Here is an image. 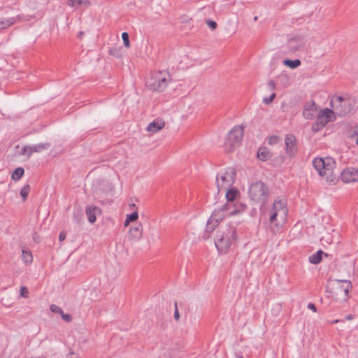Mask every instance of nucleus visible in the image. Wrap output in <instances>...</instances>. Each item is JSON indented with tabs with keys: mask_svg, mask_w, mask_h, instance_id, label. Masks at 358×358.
Returning a JSON list of instances; mask_svg holds the SVG:
<instances>
[{
	"mask_svg": "<svg viewBox=\"0 0 358 358\" xmlns=\"http://www.w3.org/2000/svg\"><path fill=\"white\" fill-rule=\"evenodd\" d=\"M30 191V186L29 185H24L20 190V195L23 199V201L27 199V197Z\"/></svg>",
	"mask_w": 358,
	"mask_h": 358,
	"instance_id": "obj_31",
	"label": "nucleus"
},
{
	"mask_svg": "<svg viewBox=\"0 0 358 358\" xmlns=\"http://www.w3.org/2000/svg\"><path fill=\"white\" fill-rule=\"evenodd\" d=\"M301 60L296 59L294 60H291L289 59H286L283 61V64L286 66H288L290 69H296L301 65Z\"/></svg>",
	"mask_w": 358,
	"mask_h": 358,
	"instance_id": "obj_26",
	"label": "nucleus"
},
{
	"mask_svg": "<svg viewBox=\"0 0 358 358\" xmlns=\"http://www.w3.org/2000/svg\"><path fill=\"white\" fill-rule=\"evenodd\" d=\"M218 226L217 223H214L213 221L208 220L206 227V234H208L207 236L204 234L203 238L205 239H208L210 236V234L215 230V229Z\"/></svg>",
	"mask_w": 358,
	"mask_h": 358,
	"instance_id": "obj_25",
	"label": "nucleus"
},
{
	"mask_svg": "<svg viewBox=\"0 0 358 358\" xmlns=\"http://www.w3.org/2000/svg\"><path fill=\"white\" fill-rule=\"evenodd\" d=\"M164 125L165 122L163 120H155L148 125L147 131L152 133H156L162 129Z\"/></svg>",
	"mask_w": 358,
	"mask_h": 358,
	"instance_id": "obj_18",
	"label": "nucleus"
},
{
	"mask_svg": "<svg viewBox=\"0 0 358 358\" xmlns=\"http://www.w3.org/2000/svg\"><path fill=\"white\" fill-rule=\"evenodd\" d=\"M174 314H173V317H174V320L176 321V322H178L179 320H180V313H179V310H178V304H177V302L175 303L174 304Z\"/></svg>",
	"mask_w": 358,
	"mask_h": 358,
	"instance_id": "obj_36",
	"label": "nucleus"
},
{
	"mask_svg": "<svg viewBox=\"0 0 358 358\" xmlns=\"http://www.w3.org/2000/svg\"><path fill=\"white\" fill-rule=\"evenodd\" d=\"M317 110L316 104L311 100L307 102L303 111V117L306 119H313L315 116L314 112Z\"/></svg>",
	"mask_w": 358,
	"mask_h": 358,
	"instance_id": "obj_15",
	"label": "nucleus"
},
{
	"mask_svg": "<svg viewBox=\"0 0 358 358\" xmlns=\"http://www.w3.org/2000/svg\"><path fill=\"white\" fill-rule=\"evenodd\" d=\"M69 6L71 7L88 6L90 5L89 0H69Z\"/></svg>",
	"mask_w": 358,
	"mask_h": 358,
	"instance_id": "obj_28",
	"label": "nucleus"
},
{
	"mask_svg": "<svg viewBox=\"0 0 358 358\" xmlns=\"http://www.w3.org/2000/svg\"><path fill=\"white\" fill-rule=\"evenodd\" d=\"M352 289V283L347 280H333L329 292L336 296H341L344 301L348 299L349 291Z\"/></svg>",
	"mask_w": 358,
	"mask_h": 358,
	"instance_id": "obj_8",
	"label": "nucleus"
},
{
	"mask_svg": "<svg viewBox=\"0 0 358 358\" xmlns=\"http://www.w3.org/2000/svg\"><path fill=\"white\" fill-rule=\"evenodd\" d=\"M327 257V253H324L322 250H318L315 253L309 257V262L313 264H317L322 261V255Z\"/></svg>",
	"mask_w": 358,
	"mask_h": 358,
	"instance_id": "obj_22",
	"label": "nucleus"
},
{
	"mask_svg": "<svg viewBox=\"0 0 358 358\" xmlns=\"http://www.w3.org/2000/svg\"><path fill=\"white\" fill-rule=\"evenodd\" d=\"M238 239L236 224L222 226L217 232L215 245L220 253H225Z\"/></svg>",
	"mask_w": 358,
	"mask_h": 358,
	"instance_id": "obj_1",
	"label": "nucleus"
},
{
	"mask_svg": "<svg viewBox=\"0 0 358 358\" xmlns=\"http://www.w3.org/2000/svg\"><path fill=\"white\" fill-rule=\"evenodd\" d=\"M143 232L142 224H138L136 226L131 227L129 232V238L131 240H138L141 238Z\"/></svg>",
	"mask_w": 358,
	"mask_h": 358,
	"instance_id": "obj_17",
	"label": "nucleus"
},
{
	"mask_svg": "<svg viewBox=\"0 0 358 358\" xmlns=\"http://www.w3.org/2000/svg\"><path fill=\"white\" fill-rule=\"evenodd\" d=\"M236 174V170L233 167H229L224 172L217 173L216 184L218 192L222 189H227L231 187L235 182Z\"/></svg>",
	"mask_w": 358,
	"mask_h": 358,
	"instance_id": "obj_7",
	"label": "nucleus"
},
{
	"mask_svg": "<svg viewBox=\"0 0 358 358\" xmlns=\"http://www.w3.org/2000/svg\"><path fill=\"white\" fill-rule=\"evenodd\" d=\"M333 110L326 108L320 111L318 114L315 122L313 124L314 131H319L320 129L326 126L327 123L332 120L331 117Z\"/></svg>",
	"mask_w": 358,
	"mask_h": 358,
	"instance_id": "obj_10",
	"label": "nucleus"
},
{
	"mask_svg": "<svg viewBox=\"0 0 358 358\" xmlns=\"http://www.w3.org/2000/svg\"><path fill=\"white\" fill-rule=\"evenodd\" d=\"M50 147V145L48 143H41L37 145L30 146L29 152H28V158H29L34 152H40L43 150H46L49 149Z\"/></svg>",
	"mask_w": 358,
	"mask_h": 358,
	"instance_id": "obj_20",
	"label": "nucleus"
},
{
	"mask_svg": "<svg viewBox=\"0 0 358 358\" xmlns=\"http://www.w3.org/2000/svg\"><path fill=\"white\" fill-rule=\"evenodd\" d=\"M257 19H258V17H257V16H255V17H254V20H255V21H257Z\"/></svg>",
	"mask_w": 358,
	"mask_h": 358,
	"instance_id": "obj_50",
	"label": "nucleus"
},
{
	"mask_svg": "<svg viewBox=\"0 0 358 358\" xmlns=\"http://www.w3.org/2000/svg\"><path fill=\"white\" fill-rule=\"evenodd\" d=\"M308 308L313 310V312H316L317 311V308H316V306H315V304L312 303H309L308 304Z\"/></svg>",
	"mask_w": 358,
	"mask_h": 358,
	"instance_id": "obj_43",
	"label": "nucleus"
},
{
	"mask_svg": "<svg viewBox=\"0 0 358 358\" xmlns=\"http://www.w3.org/2000/svg\"><path fill=\"white\" fill-rule=\"evenodd\" d=\"M122 38L123 41V43L126 48L130 47V42H129V36L127 32H123L122 34Z\"/></svg>",
	"mask_w": 358,
	"mask_h": 358,
	"instance_id": "obj_32",
	"label": "nucleus"
},
{
	"mask_svg": "<svg viewBox=\"0 0 358 358\" xmlns=\"http://www.w3.org/2000/svg\"><path fill=\"white\" fill-rule=\"evenodd\" d=\"M24 170L22 167H17L15 169L14 172L12 174V179L13 180H20L22 176L24 175Z\"/></svg>",
	"mask_w": 358,
	"mask_h": 358,
	"instance_id": "obj_29",
	"label": "nucleus"
},
{
	"mask_svg": "<svg viewBox=\"0 0 358 358\" xmlns=\"http://www.w3.org/2000/svg\"><path fill=\"white\" fill-rule=\"evenodd\" d=\"M356 101L351 97L334 96L330 101V106L333 113L338 116L343 117L352 112L355 106Z\"/></svg>",
	"mask_w": 358,
	"mask_h": 358,
	"instance_id": "obj_2",
	"label": "nucleus"
},
{
	"mask_svg": "<svg viewBox=\"0 0 358 358\" xmlns=\"http://www.w3.org/2000/svg\"><path fill=\"white\" fill-rule=\"evenodd\" d=\"M231 210V204L225 203L221 208L215 209L209 219L213 221L214 223L219 224L227 213H229Z\"/></svg>",
	"mask_w": 358,
	"mask_h": 358,
	"instance_id": "obj_12",
	"label": "nucleus"
},
{
	"mask_svg": "<svg viewBox=\"0 0 358 358\" xmlns=\"http://www.w3.org/2000/svg\"><path fill=\"white\" fill-rule=\"evenodd\" d=\"M268 86L272 88V89H274L275 88V83L273 81V80H270L268 83Z\"/></svg>",
	"mask_w": 358,
	"mask_h": 358,
	"instance_id": "obj_45",
	"label": "nucleus"
},
{
	"mask_svg": "<svg viewBox=\"0 0 358 358\" xmlns=\"http://www.w3.org/2000/svg\"><path fill=\"white\" fill-rule=\"evenodd\" d=\"M352 137L356 138V143L358 145V125L355 127Z\"/></svg>",
	"mask_w": 358,
	"mask_h": 358,
	"instance_id": "obj_42",
	"label": "nucleus"
},
{
	"mask_svg": "<svg viewBox=\"0 0 358 358\" xmlns=\"http://www.w3.org/2000/svg\"><path fill=\"white\" fill-rule=\"evenodd\" d=\"M22 260L26 263V264H31L33 261V257H32V254L30 251L29 250H22Z\"/></svg>",
	"mask_w": 358,
	"mask_h": 358,
	"instance_id": "obj_30",
	"label": "nucleus"
},
{
	"mask_svg": "<svg viewBox=\"0 0 358 358\" xmlns=\"http://www.w3.org/2000/svg\"><path fill=\"white\" fill-rule=\"evenodd\" d=\"M100 212V208L96 206H90L86 207V215L89 222L93 224L96 220V213Z\"/></svg>",
	"mask_w": 358,
	"mask_h": 358,
	"instance_id": "obj_19",
	"label": "nucleus"
},
{
	"mask_svg": "<svg viewBox=\"0 0 358 358\" xmlns=\"http://www.w3.org/2000/svg\"><path fill=\"white\" fill-rule=\"evenodd\" d=\"M275 96H276L275 93H273L270 96L264 97L263 99V102L265 104L268 105V104L271 103L274 100Z\"/></svg>",
	"mask_w": 358,
	"mask_h": 358,
	"instance_id": "obj_37",
	"label": "nucleus"
},
{
	"mask_svg": "<svg viewBox=\"0 0 358 358\" xmlns=\"http://www.w3.org/2000/svg\"><path fill=\"white\" fill-rule=\"evenodd\" d=\"M313 165L317 171L319 173L320 176L324 177V174L322 173V171H324V159L322 158H315L313 161Z\"/></svg>",
	"mask_w": 358,
	"mask_h": 358,
	"instance_id": "obj_23",
	"label": "nucleus"
},
{
	"mask_svg": "<svg viewBox=\"0 0 358 358\" xmlns=\"http://www.w3.org/2000/svg\"><path fill=\"white\" fill-rule=\"evenodd\" d=\"M341 180L344 182H358V169L348 167L341 173Z\"/></svg>",
	"mask_w": 358,
	"mask_h": 358,
	"instance_id": "obj_14",
	"label": "nucleus"
},
{
	"mask_svg": "<svg viewBox=\"0 0 358 358\" xmlns=\"http://www.w3.org/2000/svg\"><path fill=\"white\" fill-rule=\"evenodd\" d=\"M304 45L303 40L301 37L297 36L291 38L288 43V47L291 52H296Z\"/></svg>",
	"mask_w": 358,
	"mask_h": 358,
	"instance_id": "obj_16",
	"label": "nucleus"
},
{
	"mask_svg": "<svg viewBox=\"0 0 358 358\" xmlns=\"http://www.w3.org/2000/svg\"><path fill=\"white\" fill-rule=\"evenodd\" d=\"M30 146H24L21 150L20 155H27L28 157V152H29Z\"/></svg>",
	"mask_w": 358,
	"mask_h": 358,
	"instance_id": "obj_41",
	"label": "nucleus"
},
{
	"mask_svg": "<svg viewBox=\"0 0 358 358\" xmlns=\"http://www.w3.org/2000/svg\"><path fill=\"white\" fill-rule=\"evenodd\" d=\"M345 318H346V320H352V319H353V316H352V315H347V316L345 317Z\"/></svg>",
	"mask_w": 358,
	"mask_h": 358,
	"instance_id": "obj_46",
	"label": "nucleus"
},
{
	"mask_svg": "<svg viewBox=\"0 0 358 358\" xmlns=\"http://www.w3.org/2000/svg\"><path fill=\"white\" fill-rule=\"evenodd\" d=\"M286 201L284 199L278 197L275 199L273 206L270 210L269 215V223L271 224H275V227H271V230L273 234H275L278 230V217H280L282 220L285 219L287 214V210L286 208Z\"/></svg>",
	"mask_w": 358,
	"mask_h": 358,
	"instance_id": "obj_5",
	"label": "nucleus"
},
{
	"mask_svg": "<svg viewBox=\"0 0 358 358\" xmlns=\"http://www.w3.org/2000/svg\"><path fill=\"white\" fill-rule=\"evenodd\" d=\"M20 294L23 297H28V289L26 287H22L20 289Z\"/></svg>",
	"mask_w": 358,
	"mask_h": 358,
	"instance_id": "obj_40",
	"label": "nucleus"
},
{
	"mask_svg": "<svg viewBox=\"0 0 358 358\" xmlns=\"http://www.w3.org/2000/svg\"><path fill=\"white\" fill-rule=\"evenodd\" d=\"M272 157L271 152L266 147H262L257 152V157L262 161H267Z\"/></svg>",
	"mask_w": 358,
	"mask_h": 358,
	"instance_id": "obj_21",
	"label": "nucleus"
},
{
	"mask_svg": "<svg viewBox=\"0 0 358 358\" xmlns=\"http://www.w3.org/2000/svg\"><path fill=\"white\" fill-rule=\"evenodd\" d=\"M50 310L52 312V313H57V314H60L62 315V313H63V310L62 309L57 306V305H55V304H52L50 306Z\"/></svg>",
	"mask_w": 358,
	"mask_h": 358,
	"instance_id": "obj_34",
	"label": "nucleus"
},
{
	"mask_svg": "<svg viewBox=\"0 0 358 358\" xmlns=\"http://www.w3.org/2000/svg\"><path fill=\"white\" fill-rule=\"evenodd\" d=\"M239 358H243V357H239Z\"/></svg>",
	"mask_w": 358,
	"mask_h": 358,
	"instance_id": "obj_51",
	"label": "nucleus"
},
{
	"mask_svg": "<svg viewBox=\"0 0 358 358\" xmlns=\"http://www.w3.org/2000/svg\"><path fill=\"white\" fill-rule=\"evenodd\" d=\"M244 128L242 126H234L228 133L225 140L224 147L228 152H232L238 146L243 139Z\"/></svg>",
	"mask_w": 358,
	"mask_h": 358,
	"instance_id": "obj_6",
	"label": "nucleus"
},
{
	"mask_svg": "<svg viewBox=\"0 0 358 358\" xmlns=\"http://www.w3.org/2000/svg\"><path fill=\"white\" fill-rule=\"evenodd\" d=\"M338 322H339V320H336L334 322H332V323H338Z\"/></svg>",
	"mask_w": 358,
	"mask_h": 358,
	"instance_id": "obj_49",
	"label": "nucleus"
},
{
	"mask_svg": "<svg viewBox=\"0 0 358 358\" xmlns=\"http://www.w3.org/2000/svg\"><path fill=\"white\" fill-rule=\"evenodd\" d=\"M285 153L289 158H293L298 152V143L296 136L288 134L285 137Z\"/></svg>",
	"mask_w": 358,
	"mask_h": 358,
	"instance_id": "obj_11",
	"label": "nucleus"
},
{
	"mask_svg": "<svg viewBox=\"0 0 358 358\" xmlns=\"http://www.w3.org/2000/svg\"><path fill=\"white\" fill-rule=\"evenodd\" d=\"M280 141V138L277 135L271 136L268 138V143L271 145L277 144Z\"/></svg>",
	"mask_w": 358,
	"mask_h": 358,
	"instance_id": "obj_33",
	"label": "nucleus"
},
{
	"mask_svg": "<svg viewBox=\"0 0 358 358\" xmlns=\"http://www.w3.org/2000/svg\"><path fill=\"white\" fill-rule=\"evenodd\" d=\"M170 74L166 71H155L146 80V86L152 91L162 92L170 81Z\"/></svg>",
	"mask_w": 358,
	"mask_h": 358,
	"instance_id": "obj_4",
	"label": "nucleus"
},
{
	"mask_svg": "<svg viewBox=\"0 0 358 358\" xmlns=\"http://www.w3.org/2000/svg\"><path fill=\"white\" fill-rule=\"evenodd\" d=\"M83 211L81 208H78L74 209L73 213V220L77 224H80L82 222L83 220Z\"/></svg>",
	"mask_w": 358,
	"mask_h": 358,
	"instance_id": "obj_27",
	"label": "nucleus"
},
{
	"mask_svg": "<svg viewBox=\"0 0 358 358\" xmlns=\"http://www.w3.org/2000/svg\"><path fill=\"white\" fill-rule=\"evenodd\" d=\"M15 23L14 17L0 18V30L4 29Z\"/></svg>",
	"mask_w": 358,
	"mask_h": 358,
	"instance_id": "obj_24",
	"label": "nucleus"
},
{
	"mask_svg": "<svg viewBox=\"0 0 358 358\" xmlns=\"http://www.w3.org/2000/svg\"><path fill=\"white\" fill-rule=\"evenodd\" d=\"M206 24L208 25V27L211 29H215L217 27V23L213 21V20H208L206 21Z\"/></svg>",
	"mask_w": 358,
	"mask_h": 358,
	"instance_id": "obj_38",
	"label": "nucleus"
},
{
	"mask_svg": "<svg viewBox=\"0 0 358 358\" xmlns=\"http://www.w3.org/2000/svg\"><path fill=\"white\" fill-rule=\"evenodd\" d=\"M66 238V234L64 231H62L59 235V241H62Z\"/></svg>",
	"mask_w": 358,
	"mask_h": 358,
	"instance_id": "obj_44",
	"label": "nucleus"
},
{
	"mask_svg": "<svg viewBox=\"0 0 358 358\" xmlns=\"http://www.w3.org/2000/svg\"><path fill=\"white\" fill-rule=\"evenodd\" d=\"M334 167L335 162L331 157L324 159V167L322 173L324 174L327 182H333L334 180L335 176L333 173Z\"/></svg>",
	"mask_w": 358,
	"mask_h": 358,
	"instance_id": "obj_13",
	"label": "nucleus"
},
{
	"mask_svg": "<svg viewBox=\"0 0 358 358\" xmlns=\"http://www.w3.org/2000/svg\"><path fill=\"white\" fill-rule=\"evenodd\" d=\"M131 222L129 221L128 219L126 218L125 221H124V226L127 227V225H129V224Z\"/></svg>",
	"mask_w": 358,
	"mask_h": 358,
	"instance_id": "obj_48",
	"label": "nucleus"
},
{
	"mask_svg": "<svg viewBox=\"0 0 358 358\" xmlns=\"http://www.w3.org/2000/svg\"><path fill=\"white\" fill-rule=\"evenodd\" d=\"M61 316H62V319L67 322H70L72 320V317L70 314L64 313L63 312L62 313Z\"/></svg>",
	"mask_w": 358,
	"mask_h": 358,
	"instance_id": "obj_39",
	"label": "nucleus"
},
{
	"mask_svg": "<svg viewBox=\"0 0 358 358\" xmlns=\"http://www.w3.org/2000/svg\"><path fill=\"white\" fill-rule=\"evenodd\" d=\"M248 194L250 199L260 207L264 206L270 196L268 187L262 181L252 183Z\"/></svg>",
	"mask_w": 358,
	"mask_h": 358,
	"instance_id": "obj_3",
	"label": "nucleus"
},
{
	"mask_svg": "<svg viewBox=\"0 0 358 358\" xmlns=\"http://www.w3.org/2000/svg\"><path fill=\"white\" fill-rule=\"evenodd\" d=\"M83 34H84V32H83V31H80V32L78 33V37L79 38H81L83 37Z\"/></svg>",
	"mask_w": 358,
	"mask_h": 358,
	"instance_id": "obj_47",
	"label": "nucleus"
},
{
	"mask_svg": "<svg viewBox=\"0 0 358 358\" xmlns=\"http://www.w3.org/2000/svg\"><path fill=\"white\" fill-rule=\"evenodd\" d=\"M225 194L227 199V203L231 204V211H229V215H234L243 211L246 208V205L236 201V197L239 195V192L234 188L227 189Z\"/></svg>",
	"mask_w": 358,
	"mask_h": 358,
	"instance_id": "obj_9",
	"label": "nucleus"
},
{
	"mask_svg": "<svg viewBox=\"0 0 358 358\" xmlns=\"http://www.w3.org/2000/svg\"><path fill=\"white\" fill-rule=\"evenodd\" d=\"M138 217V213L137 211H134L131 214L127 215V219L130 222L136 221Z\"/></svg>",
	"mask_w": 358,
	"mask_h": 358,
	"instance_id": "obj_35",
	"label": "nucleus"
}]
</instances>
